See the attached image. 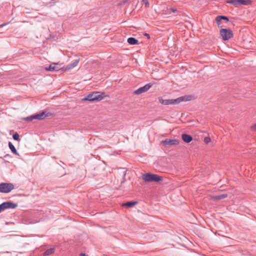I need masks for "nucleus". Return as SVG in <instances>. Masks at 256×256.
<instances>
[{
	"mask_svg": "<svg viewBox=\"0 0 256 256\" xmlns=\"http://www.w3.org/2000/svg\"><path fill=\"white\" fill-rule=\"evenodd\" d=\"M104 94L100 92H93L82 98L83 100L90 102H99L104 98Z\"/></svg>",
	"mask_w": 256,
	"mask_h": 256,
	"instance_id": "f257e3e1",
	"label": "nucleus"
},
{
	"mask_svg": "<svg viewBox=\"0 0 256 256\" xmlns=\"http://www.w3.org/2000/svg\"><path fill=\"white\" fill-rule=\"evenodd\" d=\"M162 176L151 173H146L143 174L142 179L145 182H159L162 180Z\"/></svg>",
	"mask_w": 256,
	"mask_h": 256,
	"instance_id": "f03ea898",
	"label": "nucleus"
},
{
	"mask_svg": "<svg viewBox=\"0 0 256 256\" xmlns=\"http://www.w3.org/2000/svg\"><path fill=\"white\" fill-rule=\"evenodd\" d=\"M14 188L12 183L2 182L0 184V192L8 193L10 192Z\"/></svg>",
	"mask_w": 256,
	"mask_h": 256,
	"instance_id": "7ed1b4c3",
	"label": "nucleus"
},
{
	"mask_svg": "<svg viewBox=\"0 0 256 256\" xmlns=\"http://www.w3.org/2000/svg\"><path fill=\"white\" fill-rule=\"evenodd\" d=\"M54 114L52 112L43 110L39 114H33L34 120H42L46 118L53 116Z\"/></svg>",
	"mask_w": 256,
	"mask_h": 256,
	"instance_id": "20e7f679",
	"label": "nucleus"
},
{
	"mask_svg": "<svg viewBox=\"0 0 256 256\" xmlns=\"http://www.w3.org/2000/svg\"><path fill=\"white\" fill-rule=\"evenodd\" d=\"M220 34L223 40H228L232 36V32L230 28H222L220 30Z\"/></svg>",
	"mask_w": 256,
	"mask_h": 256,
	"instance_id": "39448f33",
	"label": "nucleus"
},
{
	"mask_svg": "<svg viewBox=\"0 0 256 256\" xmlns=\"http://www.w3.org/2000/svg\"><path fill=\"white\" fill-rule=\"evenodd\" d=\"M191 96H185L176 99H172V104H178L182 102H187L191 100Z\"/></svg>",
	"mask_w": 256,
	"mask_h": 256,
	"instance_id": "423d86ee",
	"label": "nucleus"
},
{
	"mask_svg": "<svg viewBox=\"0 0 256 256\" xmlns=\"http://www.w3.org/2000/svg\"><path fill=\"white\" fill-rule=\"evenodd\" d=\"M152 86V84H148L145 86L140 87L134 92V94H140L143 92L148 91Z\"/></svg>",
	"mask_w": 256,
	"mask_h": 256,
	"instance_id": "0eeeda50",
	"label": "nucleus"
},
{
	"mask_svg": "<svg viewBox=\"0 0 256 256\" xmlns=\"http://www.w3.org/2000/svg\"><path fill=\"white\" fill-rule=\"evenodd\" d=\"M229 4H231L236 7H238L241 5H249L252 4V1H226Z\"/></svg>",
	"mask_w": 256,
	"mask_h": 256,
	"instance_id": "6e6552de",
	"label": "nucleus"
},
{
	"mask_svg": "<svg viewBox=\"0 0 256 256\" xmlns=\"http://www.w3.org/2000/svg\"><path fill=\"white\" fill-rule=\"evenodd\" d=\"M164 145L166 146H176L180 143L179 140L177 139H168L166 138L162 142Z\"/></svg>",
	"mask_w": 256,
	"mask_h": 256,
	"instance_id": "1a4fd4ad",
	"label": "nucleus"
},
{
	"mask_svg": "<svg viewBox=\"0 0 256 256\" xmlns=\"http://www.w3.org/2000/svg\"><path fill=\"white\" fill-rule=\"evenodd\" d=\"M2 205L4 210L6 209H14L18 206L16 203H14L10 201L5 202L2 203Z\"/></svg>",
	"mask_w": 256,
	"mask_h": 256,
	"instance_id": "9d476101",
	"label": "nucleus"
},
{
	"mask_svg": "<svg viewBox=\"0 0 256 256\" xmlns=\"http://www.w3.org/2000/svg\"><path fill=\"white\" fill-rule=\"evenodd\" d=\"M182 138L186 143H189L192 140V137L190 135L186 134H182Z\"/></svg>",
	"mask_w": 256,
	"mask_h": 256,
	"instance_id": "9b49d317",
	"label": "nucleus"
},
{
	"mask_svg": "<svg viewBox=\"0 0 256 256\" xmlns=\"http://www.w3.org/2000/svg\"><path fill=\"white\" fill-rule=\"evenodd\" d=\"M158 102L164 105L172 104V99L164 100L162 97L160 96L158 98Z\"/></svg>",
	"mask_w": 256,
	"mask_h": 256,
	"instance_id": "f8f14e48",
	"label": "nucleus"
},
{
	"mask_svg": "<svg viewBox=\"0 0 256 256\" xmlns=\"http://www.w3.org/2000/svg\"><path fill=\"white\" fill-rule=\"evenodd\" d=\"M138 203L136 201H129L122 204L123 206L132 208Z\"/></svg>",
	"mask_w": 256,
	"mask_h": 256,
	"instance_id": "ddd939ff",
	"label": "nucleus"
},
{
	"mask_svg": "<svg viewBox=\"0 0 256 256\" xmlns=\"http://www.w3.org/2000/svg\"><path fill=\"white\" fill-rule=\"evenodd\" d=\"M228 194H222L216 195L213 196V199L215 200H218L227 198Z\"/></svg>",
	"mask_w": 256,
	"mask_h": 256,
	"instance_id": "4468645a",
	"label": "nucleus"
},
{
	"mask_svg": "<svg viewBox=\"0 0 256 256\" xmlns=\"http://www.w3.org/2000/svg\"><path fill=\"white\" fill-rule=\"evenodd\" d=\"M128 42L132 45H134L138 44V41L136 38L133 37H130L128 39Z\"/></svg>",
	"mask_w": 256,
	"mask_h": 256,
	"instance_id": "2eb2a0df",
	"label": "nucleus"
},
{
	"mask_svg": "<svg viewBox=\"0 0 256 256\" xmlns=\"http://www.w3.org/2000/svg\"><path fill=\"white\" fill-rule=\"evenodd\" d=\"M8 146L12 152L16 155L18 156L19 154L17 152V150L16 148H15L14 146L12 144L11 142H8Z\"/></svg>",
	"mask_w": 256,
	"mask_h": 256,
	"instance_id": "dca6fc26",
	"label": "nucleus"
},
{
	"mask_svg": "<svg viewBox=\"0 0 256 256\" xmlns=\"http://www.w3.org/2000/svg\"><path fill=\"white\" fill-rule=\"evenodd\" d=\"M79 59L76 60L67 66V70H70L71 68H74L76 66L79 62Z\"/></svg>",
	"mask_w": 256,
	"mask_h": 256,
	"instance_id": "f3484780",
	"label": "nucleus"
},
{
	"mask_svg": "<svg viewBox=\"0 0 256 256\" xmlns=\"http://www.w3.org/2000/svg\"><path fill=\"white\" fill-rule=\"evenodd\" d=\"M54 252V248H50L46 250L44 252V256H49Z\"/></svg>",
	"mask_w": 256,
	"mask_h": 256,
	"instance_id": "a211bd4d",
	"label": "nucleus"
},
{
	"mask_svg": "<svg viewBox=\"0 0 256 256\" xmlns=\"http://www.w3.org/2000/svg\"><path fill=\"white\" fill-rule=\"evenodd\" d=\"M54 65V71H58L60 69H62L61 64H52Z\"/></svg>",
	"mask_w": 256,
	"mask_h": 256,
	"instance_id": "6ab92c4d",
	"label": "nucleus"
},
{
	"mask_svg": "<svg viewBox=\"0 0 256 256\" xmlns=\"http://www.w3.org/2000/svg\"><path fill=\"white\" fill-rule=\"evenodd\" d=\"M218 16V20H225L226 22H228L229 20L228 17L224 16Z\"/></svg>",
	"mask_w": 256,
	"mask_h": 256,
	"instance_id": "aec40b11",
	"label": "nucleus"
},
{
	"mask_svg": "<svg viewBox=\"0 0 256 256\" xmlns=\"http://www.w3.org/2000/svg\"><path fill=\"white\" fill-rule=\"evenodd\" d=\"M218 16H216L215 18L216 22L218 26V28H222V22L221 20H218Z\"/></svg>",
	"mask_w": 256,
	"mask_h": 256,
	"instance_id": "412c9836",
	"label": "nucleus"
},
{
	"mask_svg": "<svg viewBox=\"0 0 256 256\" xmlns=\"http://www.w3.org/2000/svg\"><path fill=\"white\" fill-rule=\"evenodd\" d=\"M45 70L46 71H54V65L53 64H50L48 66L46 67Z\"/></svg>",
	"mask_w": 256,
	"mask_h": 256,
	"instance_id": "4be33fe9",
	"label": "nucleus"
},
{
	"mask_svg": "<svg viewBox=\"0 0 256 256\" xmlns=\"http://www.w3.org/2000/svg\"><path fill=\"white\" fill-rule=\"evenodd\" d=\"M12 138H14V140H18L19 141L20 140V136H19V134L17 133V132H16L14 133L13 136H12Z\"/></svg>",
	"mask_w": 256,
	"mask_h": 256,
	"instance_id": "5701e85b",
	"label": "nucleus"
},
{
	"mask_svg": "<svg viewBox=\"0 0 256 256\" xmlns=\"http://www.w3.org/2000/svg\"><path fill=\"white\" fill-rule=\"evenodd\" d=\"M24 120H34L33 115L30 116H27L26 118H23Z\"/></svg>",
	"mask_w": 256,
	"mask_h": 256,
	"instance_id": "b1692460",
	"label": "nucleus"
},
{
	"mask_svg": "<svg viewBox=\"0 0 256 256\" xmlns=\"http://www.w3.org/2000/svg\"><path fill=\"white\" fill-rule=\"evenodd\" d=\"M210 138L208 137H205L204 138V141L206 143H208V142H210Z\"/></svg>",
	"mask_w": 256,
	"mask_h": 256,
	"instance_id": "393cba45",
	"label": "nucleus"
},
{
	"mask_svg": "<svg viewBox=\"0 0 256 256\" xmlns=\"http://www.w3.org/2000/svg\"><path fill=\"white\" fill-rule=\"evenodd\" d=\"M143 2V4L145 5L146 6H149V1H142Z\"/></svg>",
	"mask_w": 256,
	"mask_h": 256,
	"instance_id": "a878e982",
	"label": "nucleus"
},
{
	"mask_svg": "<svg viewBox=\"0 0 256 256\" xmlns=\"http://www.w3.org/2000/svg\"><path fill=\"white\" fill-rule=\"evenodd\" d=\"M10 23V22H6V23H4V24H0V28H3L4 26H6L7 24H8Z\"/></svg>",
	"mask_w": 256,
	"mask_h": 256,
	"instance_id": "bb28decb",
	"label": "nucleus"
},
{
	"mask_svg": "<svg viewBox=\"0 0 256 256\" xmlns=\"http://www.w3.org/2000/svg\"><path fill=\"white\" fill-rule=\"evenodd\" d=\"M4 210V207H3L2 205V204H0V212L2 210Z\"/></svg>",
	"mask_w": 256,
	"mask_h": 256,
	"instance_id": "cd10ccee",
	"label": "nucleus"
},
{
	"mask_svg": "<svg viewBox=\"0 0 256 256\" xmlns=\"http://www.w3.org/2000/svg\"><path fill=\"white\" fill-rule=\"evenodd\" d=\"M144 36H146L148 38H150V34H147V33H145L144 34Z\"/></svg>",
	"mask_w": 256,
	"mask_h": 256,
	"instance_id": "c85d7f7f",
	"label": "nucleus"
},
{
	"mask_svg": "<svg viewBox=\"0 0 256 256\" xmlns=\"http://www.w3.org/2000/svg\"><path fill=\"white\" fill-rule=\"evenodd\" d=\"M252 129L253 130H256V124H254L252 127Z\"/></svg>",
	"mask_w": 256,
	"mask_h": 256,
	"instance_id": "c756f323",
	"label": "nucleus"
},
{
	"mask_svg": "<svg viewBox=\"0 0 256 256\" xmlns=\"http://www.w3.org/2000/svg\"><path fill=\"white\" fill-rule=\"evenodd\" d=\"M171 10L173 12H175L177 11V10L176 8H172Z\"/></svg>",
	"mask_w": 256,
	"mask_h": 256,
	"instance_id": "7c9ffc66",
	"label": "nucleus"
},
{
	"mask_svg": "<svg viewBox=\"0 0 256 256\" xmlns=\"http://www.w3.org/2000/svg\"><path fill=\"white\" fill-rule=\"evenodd\" d=\"M80 256H88L86 255L84 253H81L80 254Z\"/></svg>",
	"mask_w": 256,
	"mask_h": 256,
	"instance_id": "2f4dec72",
	"label": "nucleus"
},
{
	"mask_svg": "<svg viewBox=\"0 0 256 256\" xmlns=\"http://www.w3.org/2000/svg\"><path fill=\"white\" fill-rule=\"evenodd\" d=\"M126 170L124 171V177L126 175Z\"/></svg>",
	"mask_w": 256,
	"mask_h": 256,
	"instance_id": "473e14b6",
	"label": "nucleus"
}]
</instances>
